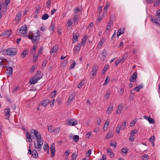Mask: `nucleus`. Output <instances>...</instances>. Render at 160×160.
Segmentation results:
<instances>
[{
    "label": "nucleus",
    "mask_w": 160,
    "mask_h": 160,
    "mask_svg": "<svg viewBox=\"0 0 160 160\" xmlns=\"http://www.w3.org/2000/svg\"><path fill=\"white\" fill-rule=\"evenodd\" d=\"M34 133L35 137L37 138V149L38 151H40L41 150V146L43 144V140L42 139L41 136L38 131L37 130H34Z\"/></svg>",
    "instance_id": "obj_1"
},
{
    "label": "nucleus",
    "mask_w": 160,
    "mask_h": 160,
    "mask_svg": "<svg viewBox=\"0 0 160 160\" xmlns=\"http://www.w3.org/2000/svg\"><path fill=\"white\" fill-rule=\"evenodd\" d=\"M2 53L3 55L12 57L16 55L17 51L16 49L14 48H9L4 50L2 52Z\"/></svg>",
    "instance_id": "obj_2"
},
{
    "label": "nucleus",
    "mask_w": 160,
    "mask_h": 160,
    "mask_svg": "<svg viewBox=\"0 0 160 160\" xmlns=\"http://www.w3.org/2000/svg\"><path fill=\"white\" fill-rule=\"evenodd\" d=\"M40 33L39 30H38L36 33L33 34L32 36H28L29 38L31 39L33 43L37 42L40 38Z\"/></svg>",
    "instance_id": "obj_3"
},
{
    "label": "nucleus",
    "mask_w": 160,
    "mask_h": 160,
    "mask_svg": "<svg viewBox=\"0 0 160 160\" xmlns=\"http://www.w3.org/2000/svg\"><path fill=\"white\" fill-rule=\"evenodd\" d=\"M27 26L26 25H24L17 30L16 33L17 34L21 35L22 34L26 35L27 34Z\"/></svg>",
    "instance_id": "obj_4"
},
{
    "label": "nucleus",
    "mask_w": 160,
    "mask_h": 160,
    "mask_svg": "<svg viewBox=\"0 0 160 160\" xmlns=\"http://www.w3.org/2000/svg\"><path fill=\"white\" fill-rule=\"evenodd\" d=\"M78 121L74 119L69 120L66 123L67 126H74L78 124Z\"/></svg>",
    "instance_id": "obj_5"
},
{
    "label": "nucleus",
    "mask_w": 160,
    "mask_h": 160,
    "mask_svg": "<svg viewBox=\"0 0 160 160\" xmlns=\"http://www.w3.org/2000/svg\"><path fill=\"white\" fill-rule=\"evenodd\" d=\"M156 18L153 17H152L150 18L152 22L160 26V16H156Z\"/></svg>",
    "instance_id": "obj_6"
},
{
    "label": "nucleus",
    "mask_w": 160,
    "mask_h": 160,
    "mask_svg": "<svg viewBox=\"0 0 160 160\" xmlns=\"http://www.w3.org/2000/svg\"><path fill=\"white\" fill-rule=\"evenodd\" d=\"M34 132V130H32L30 131V132L28 131H27L26 133V136L27 139L28 140V141L30 142H32V140L31 138V135L33 132Z\"/></svg>",
    "instance_id": "obj_7"
},
{
    "label": "nucleus",
    "mask_w": 160,
    "mask_h": 160,
    "mask_svg": "<svg viewBox=\"0 0 160 160\" xmlns=\"http://www.w3.org/2000/svg\"><path fill=\"white\" fill-rule=\"evenodd\" d=\"M79 18V15L73 14L72 21L75 26H76L78 24Z\"/></svg>",
    "instance_id": "obj_8"
},
{
    "label": "nucleus",
    "mask_w": 160,
    "mask_h": 160,
    "mask_svg": "<svg viewBox=\"0 0 160 160\" xmlns=\"http://www.w3.org/2000/svg\"><path fill=\"white\" fill-rule=\"evenodd\" d=\"M98 68L97 66L96 65H94L91 72V74L93 77H95L96 76V74L98 72Z\"/></svg>",
    "instance_id": "obj_9"
},
{
    "label": "nucleus",
    "mask_w": 160,
    "mask_h": 160,
    "mask_svg": "<svg viewBox=\"0 0 160 160\" xmlns=\"http://www.w3.org/2000/svg\"><path fill=\"white\" fill-rule=\"evenodd\" d=\"M4 112L5 113V118L9 120L10 115V109L9 108H7L4 110Z\"/></svg>",
    "instance_id": "obj_10"
},
{
    "label": "nucleus",
    "mask_w": 160,
    "mask_h": 160,
    "mask_svg": "<svg viewBox=\"0 0 160 160\" xmlns=\"http://www.w3.org/2000/svg\"><path fill=\"white\" fill-rule=\"evenodd\" d=\"M35 77H33V78L30 80L29 83L31 84L32 85L36 83L40 79V77L37 78Z\"/></svg>",
    "instance_id": "obj_11"
},
{
    "label": "nucleus",
    "mask_w": 160,
    "mask_h": 160,
    "mask_svg": "<svg viewBox=\"0 0 160 160\" xmlns=\"http://www.w3.org/2000/svg\"><path fill=\"white\" fill-rule=\"evenodd\" d=\"M125 29L124 28H119L117 32V36L118 38L121 34H123L125 32Z\"/></svg>",
    "instance_id": "obj_12"
},
{
    "label": "nucleus",
    "mask_w": 160,
    "mask_h": 160,
    "mask_svg": "<svg viewBox=\"0 0 160 160\" xmlns=\"http://www.w3.org/2000/svg\"><path fill=\"white\" fill-rule=\"evenodd\" d=\"M51 151V157H53L54 156L55 152V144L54 143H52L50 147Z\"/></svg>",
    "instance_id": "obj_13"
},
{
    "label": "nucleus",
    "mask_w": 160,
    "mask_h": 160,
    "mask_svg": "<svg viewBox=\"0 0 160 160\" xmlns=\"http://www.w3.org/2000/svg\"><path fill=\"white\" fill-rule=\"evenodd\" d=\"M113 105L112 104H110L109 105L106 111V113L107 114H110L112 111Z\"/></svg>",
    "instance_id": "obj_14"
},
{
    "label": "nucleus",
    "mask_w": 160,
    "mask_h": 160,
    "mask_svg": "<svg viewBox=\"0 0 160 160\" xmlns=\"http://www.w3.org/2000/svg\"><path fill=\"white\" fill-rule=\"evenodd\" d=\"M137 72H134L133 73L132 75L131 76L130 78V81L131 82H133L137 78Z\"/></svg>",
    "instance_id": "obj_15"
},
{
    "label": "nucleus",
    "mask_w": 160,
    "mask_h": 160,
    "mask_svg": "<svg viewBox=\"0 0 160 160\" xmlns=\"http://www.w3.org/2000/svg\"><path fill=\"white\" fill-rule=\"evenodd\" d=\"M75 96V93H72L69 95L68 99L67 102L68 103H70L73 100Z\"/></svg>",
    "instance_id": "obj_16"
},
{
    "label": "nucleus",
    "mask_w": 160,
    "mask_h": 160,
    "mask_svg": "<svg viewBox=\"0 0 160 160\" xmlns=\"http://www.w3.org/2000/svg\"><path fill=\"white\" fill-rule=\"evenodd\" d=\"M11 33L12 31L11 30H7L2 33L1 35L2 36H5L6 37H8L10 36Z\"/></svg>",
    "instance_id": "obj_17"
},
{
    "label": "nucleus",
    "mask_w": 160,
    "mask_h": 160,
    "mask_svg": "<svg viewBox=\"0 0 160 160\" xmlns=\"http://www.w3.org/2000/svg\"><path fill=\"white\" fill-rule=\"evenodd\" d=\"M123 108V106L122 103H120L118 106L116 112L117 114H120Z\"/></svg>",
    "instance_id": "obj_18"
},
{
    "label": "nucleus",
    "mask_w": 160,
    "mask_h": 160,
    "mask_svg": "<svg viewBox=\"0 0 160 160\" xmlns=\"http://www.w3.org/2000/svg\"><path fill=\"white\" fill-rule=\"evenodd\" d=\"M105 41V39L104 38H102L100 40V41L97 46V48H101L102 46L103 45V43Z\"/></svg>",
    "instance_id": "obj_19"
},
{
    "label": "nucleus",
    "mask_w": 160,
    "mask_h": 160,
    "mask_svg": "<svg viewBox=\"0 0 160 160\" xmlns=\"http://www.w3.org/2000/svg\"><path fill=\"white\" fill-rule=\"evenodd\" d=\"M22 13V11L20 10L16 15L15 19L16 20H17L18 22L19 21V20H20L21 18Z\"/></svg>",
    "instance_id": "obj_20"
},
{
    "label": "nucleus",
    "mask_w": 160,
    "mask_h": 160,
    "mask_svg": "<svg viewBox=\"0 0 160 160\" xmlns=\"http://www.w3.org/2000/svg\"><path fill=\"white\" fill-rule=\"evenodd\" d=\"M81 47V44L80 43H78L77 45V46L74 48L73 50L75 53L79 52L80 49Z\"/></svg>",
    "instance_id": "obj_21"
},
{
    "label": "nucleus",
    "mask_w": 160,
    "mask_h": 160,
    "mask_svg": "<svg viewBox=\"0 0 160 160\" xmlns=\"http://www.w3.org/2000/svg\"><path fill=\"white\" fill-rule=\"evenodd\" d=\"M107 153L108 155L110 156L111 157H114V155L110 148H108L107 149Z\"/></svg>",
    "instance_id": "obj_22"
},
{
    "label": "nucleus",
    "mask_w": 160,
    "mask_h": 160,
    "mask_svg": "<svg viewBox=\"0 0 160 160\" xmlns=\"http://www.w3.org/2000/svg\"><path fill=\"white\" fill-rule=\"evenodd\" d=\"M79 36V34L78 33L76 32H73V38L75 41H74V42H75L76 41L78 40V39Z\"/></svg>",
    "instance_id": "obj_23"
},
{
    "label": "nucleus",
    "mask_w": 160,
    "mask_h": 160,
    "mask_svg": "<svg viewBox=\"0 0 160 160\" xmlns=\"http://www.w3.org/2000/svg\"><path fill=\"white\" fill-rule=\"evenodd\" d=\"M58 50V47L56 46H53L52 48L50 53L52 55L53 52H56Z\"/></svg>",
    "instance_id": "obj_24"
},
{
    "label": "nucleus",
    "mask_w": 160,
    "mask_h": 160,
    "mask_svg": "<svg viewBox=\"0 0 160 160\" xmlns=\"http://www.w3.org/2000/svg\"><path fill=\"white\" fill-rule=\"evenodd\" d=\"M110 5V3L109 2H107L106 5L104 8V13H107V9L109 8Z\"/></svg>",
    "instance_id": "obj_25"
},
{
    "label": "nucleus",
    "mask_w": 160,
    "mask_h": 160,
    "mask_svg": "<svg viewBox=\"0 0 160 160\" xmlns=\"http://www.w3.org/2000/svg\"><path fill=\"white\" fill-rule=\"evenodd\" d=\"M7 73L8 74V76H10L12 75L13 72V69L12 67H8L7 69Z\"/></svg>",
    "instance_id": "obj_26"
},
{
    "label": "nucleus",
    "mask_w": 160,
    "mask_h": 160,
    "mask_svg": "<svg viewBox=\"0 0 160 160\" xmlns=\"http://www.w3.org/2000/svg\"><path fill=\"white\" fill-rule=\"evenodd\" d=\"M32 156L35 158H36L38 157V154L37 151L35 149H34L32 151Z\"/></svg>",
    "instance_id": "obj_27"
},
{
    "label": "nucleus",
    "mask_w": 160,
    "mask_h": 160,
    "mask_svg": "<svg viewBox=\"0 0 160 160\" xmlns=\"http://www.w3.org/2000/svg\"><path fill=\"white\" fill-rule=\"evenodd\" d=\"M55 28V25L54 24L51 23L49 28V30L51 33H52L53 32V30Z\"/></svg>",
    "instance_id": "obj_28"
},
{
    "label": "nucleus",
    "mask_w": 160,
    "mask_h": 160,
    "mask_svg": "<svg viewBox=\"0 0 160 160\" xmlns=\"http://www.w3.org/2000/svg\"><path fill=\"white\" fill-rule=\"evenodd\" d=\"M48 103V100H44L41 102V105L43 107H46Z\"/></svg>",
    "instance_id": "obj_29"
},
{
    "label": "nucleus",
    "mask_w": 160,
    "mask_h": 160,
    "mask_svg": "<svg viewBox=\"0 0 160 160\" xmlns=\"http://www.w3.org/2000/svg\"><path fill=\"white\" fill-rule=\"evenodd\" d=\"M88 39V38L87 36H84L82 39V41L81 42V43L82 45H83L84 46L85 43L86 42V40Z\"/></svg>",
    "instance_id": "obj_30"
},
{
    "label": "nucleus",
    "mask_w": 160,
    "mask_h": 160,
    "mask_svg": "<svg viewBox=\"0 0 160 160\" xmlns=\"http://www.w3.org/2000/svg\"><path fill=\"white\" fill-rule=\"evenodd\" d=\"M113 136V134L112 132H109L105 137L106 139H108Z\"/></svg>",
    "instance_id": "obj_31"
},
{
    "label": "nucleus",
    "mask_w": 160,
    "mask_h": 160,
    "mask_svg": "<svg viewBox=\"0 0 160 160\" xmlns=\"http://www.w3.org/2000/svg\"><path fill=\"white\" fill-rule=\"evenodd\" d=\"M143 86L141 85H138L134 88V90L137 92H139L140 89L142 88Z\"/></svg>",
    "instance_id": "obj_32"
},
{
    "label": "nucleus",
    "mask_w": 160,
    "mask_h": 160,
    "mask_svg": "<svg viewBox=\"0 0 160 160\" xmlns=\"http://www.w3.org/2000/svg\"><path fill=\"white\" fill-rule=\"evenodd\" d=\"M27 53V51L26 50H24L21 53L20 56L22 58H24L25 57Z\"/></svg>",
    "instance_id": "obj_33"
},
{
    "label": "nucleus",
    "mask_w": 160,
    "mask_h": 160,
    "mask_svg": "<svg viewBox=\"0 0 160 160\" xmlns=\"http://www.w3.org/2000/svg\"><path fill=\"white\" fill-rule=\"evenodd\" d=\"M74 13L73 14H76V15H79L78 14V13L81 12V10L79 8V7L78 8H75L74 9Z\"/></svg>",
    "instance_id": "obj_34"
},
{
    "label": "nucleus",
    "mask_w": 160,
    "mask_h": 160,
    "mask_svg": "<svg viewBox=\"0 0 160 160\" xmlns=\"http://www.w3.org/2000/svg\"><path fill=\"white\" fill-rule=\"evenodd\" d=\"M34 77H35L36 78L38 77H40V79L42 78V75L41 74V72L40 71H38L37 73L36 74Z\"/></svg>",
    "instance_id": "obj_35"
},
{
    "label": "nucleus",
    "mask_w": 160,
    "mask_h": 160,
    "mask_svg": "<svg viewBox=\"0 0 160 160\" xmlns=\"http://www.w3.org/2000/svg\"><path fill=\"white\" fill-rule=\"evenodd\" d=\"M67 25L69 27H70L71 28L72 27V20L71 19H69L67 22Z\"/></svg>",
    "instance_id": "obj_36"
},
{
    "label": "nucleus",
    "mask_w": 160,
    "mask_h": 160,
    "mask_svg": "<svg viewBox=\"0 0 160 160\" xmlns=\"http://www.w3.org/2000/svg\"><path fill=\"white\" fill-rule=\"evenodd\" d=\"M39 55L38 54H34L33 56V62H36L38 59Z\"/></svg>",
    "instance_id": "obj_37"
},
{
    "label": "nucleus",
    "mask_w": 160,
    "mask_h": 160,
    "mask_svg": "<svg viewBox=\"0 0 160 160\" xmlns=\"http://www.w3.org/2000/svg\"><path fill=\"white\" fill-rule=\"evenodd\" d=\"M73 140L75 142H77L79 140V137L77 135H75L73 137Z\"/></svg>",
    "instance_id": "obj_38"
},
{
    "label": "nucleus",
    "mask_w": 160,
    "mask_h": 160,
    "mask_svg": "<svg viewBox=\"0 0 160 160\" xmlns=\"http://www.w3.org/2000/svg\"><path fill=\"white\" fill-rule=\"evenodd\" d=\"M49 16L48 14H45L42 17V19L43 20H46L49 18Z\"/></svg>",
    "instance_id": "obj_39"
},
{
    "label": "nucleus",
    "mask_w": 160,
    "mask_h": 160,
    "mask_svg": "<svg viewBox=\"0 0 160 160\" xmlns=\"http://www.w3.org/2000/svg\"><path fill=\"white\" fill-rule=\"evenodd\" d=\"M109 124V122L108 120H107L104 124L103 128L105 129H107L108 128Z\"/></svg>",
    "instance_id": "obj_40"
},
{
    "label": "nucleus",
    "mask_w": 160,
    "mask_h": 160,
    "mask_svg": "<svg viewBox=\"0 0 160 160\" xmlns=\"http://www.w3.org/2000/svg\"><path fill=\"white\" fill-rule=\"evenodd\" d=\"M48 103H49L50 106L52 107L54 106V104L55 102V99H52L50 101L48 100Z\"/></svg>",
    "instance_id": "obj_41"
},
{
    "label": "nucleus",
    "mask_w": 160,
    "mask_h": 160,
    "mask_svg": "<svg viewBox=\"0 0 160 160\" xmlns=\"http://www.w3.org/2000/svg\"><path fill=\"white\" fill-rule=\"evenodd\" d=\"M57 91L55 90L54 91L52 92L50 95V97L51 98H53L56 95Z\"/></svg>",
    "instance_id": "obj_42"
},
{
    "label": "nucleus",
    "mask_w": 160,
    "mask_h": 160,
    "mask_svg": "<svg viewBox=\"0 0 160 160\" xmlns=\"http://www.w3.org/2000/svg\"><path fill=\"white\" fill-rule=\"evenodd\" d=\"M6 61V59L3 58V57H0V65H2V63H4Z\"/></svg>",
    "instance_id": "obj_43"
},
{
    "label": "nucleus",
    "mask_w": 160,
    "mask_h": 160,
    "mask_svg": "<svg viewBox=\"0 0 160 160\" xmlns=\"http://www.w3.org/2000/svg\"><path fill=\"white\" fill-rule=\"evenodd\" d=\"M84 83L85 82L83 81H81L78 84V88H81L82 87V86L84 84Z\"/></svg>",
    "instance_id": "obj_44"
},
{
    "label": "nucleus",
    "mask_w": 160,
    "mask_h": 160,
    "mask_svg": "<svg viewBox=\"0 0 160 160\" xmlns=\"http://www.w3.org/2000/svg\"><path fill=\"white\" fill-rule=\"evenodd\" d=\"M128 149L125 148H123L121 150L122 152L125 154H127L128 152Z\"/></svg>",
    "instance_id": "obj_45"
},
{
    "label": "nucleus",
    "mask_w": 160,
    "mask_h": 160,
    "mask_svg": "<svg viewBox=\"0 0 160 160\" xmlns=\"http://www.w3.org/2000/svg\"><path fill=\"white\" fill-rule=\"evenodd\" d=\"M92 153V150L89 149L86 153V156L88 158L91 155Z\"/></svg>",
    "instance_id": "obj_46"
},
{
    "label": "nucleus",
    "mask_w": 160,
    "mask_h": 160,
    "mask_svg": "<svg viewBox=\"0 0 160 160\" xmlns=\"http://www.w3.org/2000/svg\"><path fill=\"white\" fill-rule=\"evenodd\" d=\"M126 123L125 122H123L121 126H120L122 130H124L126 126Z\"/></svg>",
    "instance_id": "obj_47"
},
{
    "label": "nucleus",
    "mask_w": 160,
    "mask_h": 160,
    "mask_svg": "<svg viewBox=\"0 0 160 160\" xmlns=\"http://www.w3.org/2000/svg\"><path fill=\"white\" fill-rule=\"evenodd\" d=\"M155 139V136H152L148 139V140L151 142L153 143L154 142Z\"/></svg>",
    "instance_id": "obj_48"
},
{
    "label": "nucleus",
    "mask_w": 160,
    "mask_h": 160,
    "mask_svg": "<svg viewBox=\"0 0 160 160\" xmlns=\"http://www.w3.org/2000/svg\"><path fill=\"white\" fill-rule=\"evenodd\" d=\"M110 145L113 148H115L117 146V143L116 142H111L110 143Z\"/></svg>",
    "instance_id": "obj_49"
},
{
    "label": "nucleus",
    "mask_w": 160,
    "mask_h": 160,
    "mask_svg": "<svg viewBox=\"0 0 160 160\" xmlns=\"http://www.w3.org/2000/svg\"><path fill=\"white\" fill-rule=\"evenodd\" d=\"M97 124L98 125H100L101 121L102 120L100 118H97Z\"/></svg>",
    "instance_id": "obj_50"
},
{
    "label": "nucleus",
    "mask_w": 160,
    "mask_h": 160,
    "mask_svg": "<svg viewBox=\"0 0 160 160\" xmlns=\"http://www.w3.org/2000/svg\"><path fill=\"white\" fill-rule=\"evenodd\" d=\"M48 131L49 132H53L54 129L52 128V125H49L48 127Z\"/></svg>",
    "instance_id": "obj_51"
},
{
    "label": "nucleus",
    "mask_w": 160,
    "mask_h": 160,
    "mask_svg": "<svg viewBox=\"0 0 160 160\" xmlns=\"http://www.w3.org/2000/svg\"><path fill=\"white\" fill-rule=\"evenodd\" d=\"M142 158L143 160H148L149 156L147 154H145L142 156Z\"/></svg>",
    "instance_id": "obj_52"
},
{
    "label": "nucleus",
    "mask_w": 160,
    "mask_h": 160,
    "mask_svg": "<svg viewBox=\"0 0 160 160\" xmlns=\"http://www.w3.org/2000/svg\"><path fill=\"white\" fill-rule=\"evenodd\" d=\"M137 132V130H133L131 132L130 135L134 137L135 134Z\"/></svg>",
    "instance_id": "obj_53"
},
{
    "label": "nucleus",
    "mask_w": 160,
    "mask_h": 160,
    "mask_svg": "<svg viewBox=\"0 0 160 160\" xmlns=\"http://www.w3.org/2000/svg\"><path fill=\"white\" fill-rule=\"evenodd\" d=\"M60 130V128L59 127H57L55 128L54 129L53 132H55L56 133L59 132V131Z\"/></svg>",
    "instance_id": "obj_54"
},
{
    "label": "nucleus",
    "mask_w": 160,
    "mask_h": 160,
    "mask_svg": "<svg viewBox=\"0 0 160 160\" xmlns=\"http://www.w3.org/2000/svg\"><path fill=\"white\" fill-rule=\"evenodd\" d=\"M148 121L150 123L153 124L154 123V121L151 117L148 119Z\"/></svg>",
    "instance_id": "obj_55"
},
{
    "label": "nucleus",
    "mask_w": 160,
    "mask_h": 160,
    "mask_svg": "<svg viewBox=\"0 0 160 160\" xmlns=\"http://www.w3.org/2000/svg\"><path fill=\"white\" fill-rule=\"evenodd\" d=\"M92 132H87L86 134V137L88 138L90 136H91V135L92 134Z\"/></svg>",
    "instance_id": "obj_56"
},
{
    "label": "nucleus",
    "mask_w": 160,
    "mask_h": 160,
    "mask_svg": "<svg viewBox=\"0 0 160 160\" xmlns=\"http://www.w3.org/2000/svg\"><path fill=\"white\" fill-rule=\"evenodd\" d=\"M76 64V62L74 61V62L70 66V68L71 69H73V68Z\"/></svg>",
    "instance_id": "obj_57"
},
{
    "label": "nucleus",
    "mask_w": 160,
    "mask_h": 160,
    "mask_svg": "<svg viewBox=\"0 0 160 160\" xmlns=\"http://www.w3.org/2000/svg\"><path fill=\"white\" fill-rule=\"evenodd\" d=\"M133 96H134V95L132 93V92L131 91L130 94V95L129 96V100L130 101H132L133 100Z\"/></svg>",
    "instance_id": "obj_58"
},
{
    "label": "nucleus",
    "mask_w": 160,
    "mask_h": 160,
    "mask_svg": "<svg viewBox=\"0 0 160 160\" xmlns=\"http://www.w3.org/2000/svg\"><path fill=\"white\" fill-rule=\"evenodd\" d=\"M110 94V92L109 91H108L107 92V93L106 94V95L105 96V98H108L109 97Z\"/></svg>",
    "instance_id": "obj_59"
},
{
    "label": "nucleus",
    "mask_w": 160,
    "mask_h": 160,
    "mask_svg": "<svg viewBox=\"0 0 160 160\" xmlns=\"http://www.w3.org/2000/svg\"><path fill=\"white\" fill-rule=\"evenodd\" d=\"M136 122V121L135 120L132 121L130 123V126L131 127L134 126V125Z\"/></svg>",
    "instance_id": "obj_60"
},
{
    "label": "nucleus",
    "mask_w": 160,
    "mask_h": 160,
    "mask_svg": "<svg viewBox=\"0 0 160 160\" xmlns=\"http://www.w3.org/2000/svg\"><path fill=\"white\" fill-rule=\"evenodd\" d=\"M51 0H48L47 2V7L49 8L51 5Z\"/></svg>",
    "instance_id": "obj_61"
},
{
    "label": "nucleus",
    "mask_w": 160,
    "mask_h": 160,
    "mask_svg": "<svg viewBox=\"0 0 160 160\" xmlns=\"http://www.w3.org/2000/svg\"><path fill=\"white\" fill-rule=\"evenodd\" d=\"M120 127L118 126L116 128V131L117 132L119 133L120 132Z\"/></svg>",
    "instance_id": "obj_62"
},
{
    "label": "nucleus",
    "mask_w": 160,
    "mask_h": 160,
    "mask_svg": "<svg viewBox=\"0 0 160 160\" xmlns=\"http://www.w3.org/2000/svg\"><path fill=\"white\" fill-rule=\"evenodd\" d=\"M70 153V151L69 150H67L64 153V155L66 156H68L69 154Z\"/></svg>",
    "instance_id": "obj_63"
},
{
    "label": "nucleus",
    "mask_w": 160,
    "mask_h": 160,
    "mask_svg": "<svg viewBox=\"0 0 160 160\" xmlns=\"http://www.w3.org/2000/svg\"><path fill=\"white\" fill-rule=\"evenodd\" d=\"M134 139V137L130 135L129 138V140L130 141L132 142Z\"/></svg>",
    "instance_id": "obj_64"
}]
</instances>
